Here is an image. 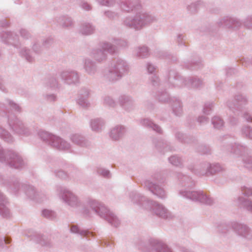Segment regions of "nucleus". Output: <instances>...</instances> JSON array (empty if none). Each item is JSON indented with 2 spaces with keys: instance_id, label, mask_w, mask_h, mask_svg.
<instances>
[{
  "instance_id": "nucleus-2",
  "label": "nucleus",
  "mask_w": 252,
  "mask_h": 252,
  "mask_svg": "<svg viewBox=\"0 0 252 252\" xmlns=\"http://www.w3.org/2000/svg\"><path fill=\"white\" fill-rule=\"evenodd\" d=\"M148 69L150 72H152L154 71V67L152 65H149L148 67Z\"/></svg>"
},
{
  "instance_id": "nucleus-5",
  "label": "nucleus",
  "mask_w": 252,
  "mask_h": 252,
  "mask_svg": "<svg viewBox=\"0 0 252 252\" xmlns=\"http://www.w3.org/2000/svg\"><path fill=\"white\" fill-rule=\"evenodd\" d=\"M173 159V158H171L170 160H172Z\"/></svg>"
},
{
  "instance_id": "nucleus-1",
  "label": "nucleus",
  "mask_w": 252,
  "mask_h": 252,
  "mask_svg": "<svg viewBox=\"0 0 252 252\" xmlns=\"http://www.w3.org/2000/svg\"><path fill=\"white\" fill-rule=\"evenodd\" d=\"M70 229L73 232H77L78 231V227L75 226H72Z\"/></svg>"
},
{
  "instance_id": "nucleus-3",
  "label": "nucleus",
  "mask_w": 252,
  "mask_h": 252,
  "mask_svg": "<svg viewBox=\"0 0 252 252\" xmlns=\"http://www.w3.org/2000/svg\"><path fill=\"white\" fill-rule=\"evenodd\" d=\"M49 213V211H48V210H44L43 212V214L44 215H46V214H48Z\"/></svg>"
},
{
  "instance_id": "nucleus-4",
  "label": "nucleus",
  "mask_w": 252,
  "mask_h": 252,
  "mask_svg": "<svg viewBox=\"0 0 252 252\" xmlns=\"http://www.w3.org/2000/svg\"><path fill=\"white\" fill-rule=\"evenodd\" d=\"M62 143H63V144H64V142H62L61 144V146H60V147H59V148H62L61 147H62Z\"/></svg>"
}]
</instances>
